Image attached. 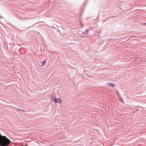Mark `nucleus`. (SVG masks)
<instances>
[{"label": "nucleus", "mask_w": 146, "mask_h": 146, "mask_svg": "<svg viewBox=\"0 0 146 146\" xmlns=\"http://www.w3.org/2000/svg\"><path fill=\"white\" fill-rule=\"evenodd\" d=\"M10 141L5 136H2L0 134V145L2 146H8L10 143Z\"/></svg>", "instance_id": "nucleus-1"}, {"label": "nucleus", "mask_w": 146, "mask_h": 146, "mask_svg": "<svg viewBox=\"0 0 146 146\" xmlns=\"http://www.w3.org/2000/svg\"><path fill=\"white\" fill-rule=\"evenodd\" d=\"M54 100L55 101V102L58 103H61V100L60 98H56Z\"/></svg>", "instance_id": "nucleus-2"}, {"label": "nucleus", "mask_w": 146, "mask_h": 146, "mask_svg": "<svg viewBox=\"0 0 146 146\" xmlns=\"http://www.w3.org/2000/svg\"><path fill=\"white\" fill-rule=\"evenodd\" d=\"M109 85L110 86L112 87H115V85L113 84V83H108V85Z\"/></svg>", "instance_id": "nucleus-3"}, {"label": "nucleus", "mask_w": 146, "mask_h": 146, "mask_svg": "<svg viewBox=\"0 0 146 146\" xmlns=\"http://www.w3.org/2000/svg\"><path fill=\"white\" fill-rule=\"evenodd\" d=\"M46 60H45L43 61L42 62V66H44L45 65V63H46Z\"/></svg>", "instance_id": "nucleus-4"}, {"label": "nucleus", "mask_w": 146, "mask_h": 146, "mask_svg": "<svg viewBox=\"0 0 146 146\" xmlns=\"http://www.w3.org/2000/svg\"><path fill=\"white\" fill-rule=\"evenodd\" d=\"M88 31H89V30H86L85 31L87 33H88Z\"/></svg>", "instance_id": "nucleus-5"}, {"label": "nucleus", "mask_w": 146, "mask_h": 146, "mask_svg": "<svg viewBox=\"0 0 146 146\" xmlns=\"http://www.w3.org/2000/svg\"><path fill=\"white\" fill-rule=\"evenodd\" d=\"M18 109V110H20V111H23V112H24V111H24V110H20V109Z\"/></svg>", "instance_id": "nucleus-6"}, {"label": "nucleus", "mask_w": 146, "mask_h": 146, "mask_svg": "<svg viewBox=\"0 0 146 146\" xmlns=\"http://www.w3.org/2000/svg\"><path fill=\"white\" fill-rule=\"evenodd\" d=\"M18 109V110H20V111H23V112H24V111H24V110H20V109Z\"/></svg>", "instance_id": "nucleus-7"}, {"label": "nucleus", "mask_w": 146, "mask_h": 146, "mask_svg": "<svg viewBox=\"0 0 146 146\" xmlns=\"http://www.w3.org/2000/svg\"><path fill=\"white\" fill-rule=\"evenodd\" d=\"M25 146H27V144H26V145H25Z\"/></svg>", "instance_id": "nucleus-8"}, {"label": "nucleus", "mask_w": 146, "mask_h": 146, "mask_svg": "<svg viewBox=\"0 0 146 146\" xmlns=\"http://www.w3.org/2000/svg\"><path fill=\"white\" fill-rule=\"evenodd\" d=\"M82 27H83V25L82 24Z\"/></svg>", "instance_id": "nucleus-9"}, {"label": "nucleus", "mask_w": 146, "mask_h": 146, "mask_svg": "<svg viewBox=\"0 0 146 146\" xmlns=\"http://www.w3.org/2000/svg\"><path fill=\"white\" fill-rule=\"evenodd\" d=\"M146 24V23L144 24V25Z\"/></svg>", "instance_id": "nucleus-10"}, {"label": "nucleus", "mask_w": 146, "mask_h": 146, "mask_svg": "<svg viewBox=\"0 0 146 146\" xmlns=\"http://www.w3.org/2000/svg\"><path fill=\"white\" fill-rule=\"evenodd\" d=\"M83 34H85V33H84V32Z\"/></svg>", "instance_id": "nucleus-11"}]
</instances>
